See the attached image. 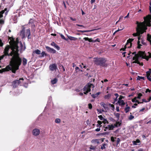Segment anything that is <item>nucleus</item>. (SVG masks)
<instances>
[{
	"mask_svg": "<svg viewBox=\"0 0 151 151\" xmlns=\"http://www.w3.org/2000/svg\"><path fill=\"white\" fill-rule=\"evenodd\" d=\"M17 41H14L11 45V47L12 51L9 53H8V51L10 48L9 46H6L5 48L4 51V54L6 55L12 56V57L11 59L10 63H12L14 65L18 66L17 67V69H19V66L21 65L22 60L19 56L18 52L19 50L20 52L24 51L25 47L23 46L21 42H19Z\"/></svg>",
	"mask_w": 151,
	"mask_h": 151,
	"instance_id": "nucleus-1",
	"label": "nucleus"
},
{
	"mask_svg": "<svg viewBox=\"0 0 151 151\" xmlns=\"http://www.w3.org/2000/svg\"><path fill=\"white\" fill-rule=\"evenodd\" d=\"M132 55H134V56L133 58V60H135L132 62V63H136L141 65H143L142 63H140L139 61V57H141L142 58L148 60V59L147 58V56L145 54V52L139 51L138 54H136V52H134L132 53Z\"/></svg>",
	"mask_w": 151,
	"mask_h": 151,
	"instance_id": "nucleus-2",
	"label": "nucleus"
},
{
	"mask_svg": "<svg viewBox=\"0 0 151 151\" xmlns=\"http://www.w3.org/2000/svg\"><path fill=\"white\" fill-rule=\"evenodd\" d=\"M137 27L136 28L137 33H134L133 34V36H139L140 34H142L145 32L147 29L146 26V23L145 22H143L139 23L138 22H137Z\"/></svg>",
	"mask_w": 151,
	"mask_h": 151,
	"instance_id": "nucleus-3",
	"label": "nucleus"
},
{
	"mask_svg": "<svg viewBox=\"0 0 151 151\" xmlns=\"http://www.w3.org/2000/svg\"><path fill=\"white\" fill-rule=\"evenodd\" d=\"M93 61L95 64L97 65L105 67H106L107 65V64L106 63V60L104 58H94Z\"/></svg>",
	"mask_w": 151,
	"mask_h": 151,
	"instance_id": "nucleus-4",
	"label": "nucleus"
},
{
	"mask_svg": "<svg viewBox=\"0 0 151 151\" xmlns=\"http://www.w3.org/2000/svg\"><path fill=\"white\" fill-rule=\"evenodd\" d=\"M18 66H14L12 63H10L9 65L6 67L5 68L0 69V73H2L3 72L6 71H9L12 70V72L14 73H15L16 71L18 69H17V67Z\"/></svg>",
	"mask_w": 151,
	"mask_h": 151,
	"instance_id": "nucleus-5",
	"label": "nucleus"
},
{
	"mask_svg": "<svg viewBox=\"0 0 151 151\" xmlns=\"http://www.w3.org/2000/svg\"><path fill=\"white\" fill-rule=\"evenodd\" d=\"M92 87L93 88L94 86L93 84L88 83L83 88V89L84 91L83 93L84 94H87L89 92L91 91V88Z\"/></svg>",
	"mask_w": 151,
	"mask_h": 151,
	"instance_id": "nucleus-6",
	"label": "nucleus"
},
{
	"mask_svg": "<svg viewBox=\"0 0 151 151\" xmlns=\"http://www.w3.org/2000/svg\"><path fill=\"white\" fill-rule=\"evenodd\" d=\"M138 41L137 42V44H138V47L137 48H140L141 47V46H142V45L140 44V41H141L143 45H146V43L145 42V40L143 38H141L140 36L138 37Z\"/></svg>",
	"mask_w": 151,
	"mask_h": 151,
	"instance_id": "nucleus-7",
	"label": "nucleus"
},
{
	"mask_svg": "<svg viewBox=\"0 0 151 151\" xmlns=\"http://www.w3.org/2000/svg\"><path fill=\"white\" fill-rule=\"evenodd\" d=\"M21 80H23L24 79L23 78H20L19 80H16L13 81L12 83V85L13 87L14 88H16L20 83H21Z\"/></svg>",
	"mask_w": 151,
	"mask_h": 151,
	"instance_id": "nucleus-8",
	"label": "nucleus"
},
{
	"mask_svg": "<svg viewBox=\"0 0 151 151\" xmlns=\"http://www.w3.org/2000/svg\"><path fill=\"white\" fill-rule=\"evenodd\" d=\"M134 40L133 39L129 38L127 40V42L124 46L125 48L131 47L132 45V42Z\"/></svg>",
	"mask_w": 151,
	"mask_h": 151,
	"instance_id": "nucleus-9",
	"label": "nucleus"
},
{
	"mask_svg": "<svg viewBox=\"0 0 151 151\" xmlns=\"http://www.w3.org/2000/svg\"><path fill=\"white\" fill-rule=\"evenodd\" d=\"M33 135L35 136H37L39 135L40 133V129L35 128L32 130V132Z\"/></svg>",
	"mask_w": 151,
	"mask_h": 151,
	"instance_id": "nucleus-10",
	"label": "nucleus"
},
{
	"mask_svg": "<svg viewBox=\"0 0 151 151\" xmlns=\"http://www.w3.org/2000/svg\"><path fill=\"white\" fill-rule=\"evenodd\" d=\"M57 68V66L55 64H52L50 65V70L52 71L56 70Z\"/></svg>",
	"mask_w": 151,
	"mask_h": 151,
	"instance_id": "nucleus-11",
	"label": "nucleus"
},
{
	"mask_svg": "<svg viewBox=\"0 0 151 151\" xmlns=\"http://www.w3.org/2000/svg\"><path fill=\"white\" fill-rule=\"evenodd\" d=\"M45 48L47 49V51L49 52L53 53H56V51L53 48H51L48 46H46Z\"/></svg>",
	"mask_w": 151,
	"mask_h": 151,
	"instance_id": "nucleus-12",
	"label": "nucleus"
},
{
	"mask_svg": "<svg viewBox=\"0 0 151 151\" xmlns=\"http://www.w3.org/2000/svg\"><path fill=\"white\" fill-rule=\"evenodd\" d=\"M104 128L105 129L104 130V131H106V129L112 130L114 129V127L112 124L109 125L106 127L104 126Z\"/></svg>",
	"mask_w": 151,
	"mask_h": 151,
	"instance_id": "nucleus-13",
	"label": "nucleus"
},
{
	"mask_svg": "<svg viewBox=\"0 0 151 151\" xmlns=\"http://www.w3.org/2000/svg\"><path fill=\"white\" fill-rule=\"evenodd\" d=\"M25 28L24 27H23L22 30L20 31V35L22 36V38H24L25 37Z\"/></svg>",
	"mask_w": 151,
	"mask_h": 151,
	"instance_id": "nucleus-14",
	"label": "nucleus"
},
{
	"mask_svg": "<svg viewBox=\"0 0 151 151\" xmlns=\"http://www.w3.org/2000/svg\"><path fill=\"white\" fill-rule=\"evenodd\" d=\"M118 104L119 106H123L125 105V103L123 100H118L116 104Z\"/></svg>",
	"mask_w": 151,
	"mask_h": 151,
	"instance_id": "nucleus-15",
	"label": "nucleus"
},
{
	"mask_svg": "<svg viewBox=\"0 0 151 151\" xmlns=\"http://www.w3.org/2000/svg\"><path fill=\"white\" fill-rule=\"evenodd\" d=\"M27 36L28 39H30L31 38L29 37L30 35V31L29 29H27L26 30L25 34Z\"/></svg>",
	"mask_w": 151,
	"mask_h": 151,
	"instance_id": "nucleus-16",
	"label": "nucleus"
},
{
	"mask_svg": "<svg viewBox=\"0 0 151 151\" xmlns=\"http://www.w3.org/2000/svg\"><path fill=\"white\" fill-rule=\"evenodd\" d=\"M132 101L133 102L137 103L138 104H142L143 103V102H140L137 100V98L136 97H135L133 99H132Z\"/></svg>",
	"mask_w": 151,
	"mask_h": 151,
	"instance_id": "nucleus-17",
	"label": "nucleus"
},
{
	"mask_svg": "<svg viewBox=\"0 0 151 151\" xmlns=\"http://www.w3.org/2000/svg\"><path fill=\"white\" fill-rule=\"evenodd\" d=\"M100 140L99 139H96L92 140L91 142L93 143H96L99 144L100 143Z\"/></svg>",
	"mask_w": 151,
	"mask_h": 151,
	"instance_id": "nucleus-18",
	"label": "nucleus"
},
{
	"mask_svg": "<svg viewBox=\"0 0 151 151\" xmlns=\"http://www.w3.org/2000/svg\"><path fill=\"white\" fill-rule=\"evenodd\" d=\"M147 36V40L149 41L150 42V44H151V35L148 34Z\"/></svg>",
	"mask_w": 151,
	"mask_h": 151,
	"instance_id": "nucleus-19",
	"label": "nucleus"
},
{
	"mask_svg": "<svg viewBox=\"0 0 151 151\" xmlns=\"http://www.w3.org/2000/svg\"><path fill=\"white\" fill-rule=\"evenodd\" d=\"M58 81V79L56 78H54L53 80L51 81V83L52 84H54L57 83Z\"/></svg>",
	"mask_w": 151,
	"mask_h": 151,
	"instance_id": "nucleus-20",
	"label": "nucleus"
},
{
	"mask_svg": "<svg viewBox=\"0 0 151 151\" xmlns=\"http://www.w3.org/2000/svg\"><path fill=\"white\" fill-rule=\"evenodd\" d=\"M140 141L139 139H137L136 141H132V143L134 145H137V144L139 143Z\"/></svg>",
	"mask_w": 151,
	"mask_h": 151,
	"instance_id": "nucleus-21",
	"label": "nucleus"
},
{
	"mask_svg": "<svg viewBox=\"0 0 151 151\" xmlns=\"http://www.w3.org/2000/svg\"><path fill=\"white\" fill-rule=\"evenodd\" d=\"M100 94V92H98L94 94H92L91 96L93 98L97 97Z\"/></svg>",
	"mask_w": 151,
	"mask_h": 151,
	"instance_id": "nucleus-22",
	"label": "nucleus"
},
{
	"mask_svg": "<svg viewBox=\"0 0 151 151\" xmlns=\"http://www.w3.org/2000/svg\"><path fill=\"white\" fill-rule=\"evenodd\" d=\"M86 41H88L89 42H93L94 40H93L92 38H89L88 37H84L83 38Z\"/></svg>",
	"mask_w": 151,
	"mask_h": 151,
	"instance_id": "nucleus-23",
	"label": "nucleus"
},
{
	"mask_svg": "<svg viewBox=\"0 0 151 151\" xmlns=\"http://www.w3.org/2000/svg\"><path fill=\"white\" fill-rule=\"evenodd\" d=\"M121 123L119 122H116L115 124L113 125L114 128L115 127H118L120 125Z\"/></svg>",
	"mask_w": 151,
	"mask_h": 151,
	"instance_id": "nucleus-24",
	"label": "nucleus"
},
{
	"mask_svg": "<svg viewBox=\"0 0 151 151\" xmlns=\"http://www.w3.org/2000/svg\"><path fill=\"white\" fill-rule=\"evenodd\" d=\"M67 37H68V39L71 40H75L77 39V38L76 37H72L70 36H67Z\"/></svg>",
	"mask_w": 151,
	"mask_h": 151,
	"instance_id": "nucleus-25",
	"label": "nucleus"
},
{
	"mask_svg": "<svg viewBox=\"0 0 151 151\" xmlns=\"http://www.w3.org/2000/svg\"><path fill=\"white\" fill-rule=\"evenodd\" d=\"M147 76L151 77V69H149V70L146 73Z\"/></svg>",
	"mask_w": 151,
	"mask_h": 151,
	"instance_id": "nucleus-26",
	"label": "nucleus"
},
{
	"mask_svg": "<svg viewBox=\"0 0 151 151\" xmlns=\"http://www.w3.org/2000/svg\"><path fill=\"white\" fill-rule=\"evenodd\" d=\"M94 29H93L91 30H78V31L79 32H80L81 33H84V32H91L93 30H94Z\"/></svg>",
	"mask_w": 151,
	"mask_h": 151,
	"instance_id": "nucleus-27",
	"label": "nucleus"
},
{
	"mask_svg": "<svg viewBox=\"0 0 151 151\" xmlns=\"http://www.w3.org/2000/svg\"><path fill=\"white\" fill-rule=\"evenodd\" d=\"M130 107H126L124 108V111L126 113H128L130 111Z\"/></svg>",
	"mask_w": 151,
	"mask_h": 151,
	"instance_id": "nucleus-28",
	"label": "nucleus"
},
{
	"mask_svg": "<svg viewBox=\"0 0 151 151\" xmlns=\"http://www.w3.org/2000/svg\"><path fill=\"white\" fill-rule=\"evenodd\" d=\"M48 55L44 51H43L41 53V57H43L44 56H48Z\"/></svg>",
	"mask_w": 151,
	"mask_h": 151,
	"instance_id": "nucleus-29",
	"label": "nucleus"
},
{
	"mask_svg": "<svg viewBox=\"0 0 151 151\" xmlns=\"http://www.w3.org/2000/svg\"><path fill=\"white\" fill-rule=\"evenodd\" d=\"M27 60L26 58H23V65H25L27 64Z\"/></svg>",
	"mask_w": 151,
	"mask_h": 151,
	"instance_id": "nucleus-30",
	"label": "nucleus"
},
{
	"mask_svg": "<svg viewBox=\"0 0 151 151\" xmlns=\"http://www.w3.org/2000/svg\"><path fill=\"white\" fill-rule=\"evenodd\" d=\"M111 96V95L110 94H108V95L105 96H104V98L106 99H109Z\"/></svg>",
	"mask_w": 151,
	"mask_h": 151,
	"instance_id": "nucleus-31",
	"label": "nucleus"
},
{
	"mask_svg": "<svg viewBox=\"0 0 151 151\" xmlns=\"http://www.w3.org/2000/svg\"><path fill=\"white\" fill-rule=\"evenodd\" d=\"M34 52L37 54H40L41 53V51L40 50L38 49H37L36 50H35L34 51Z\"/></svg>",
	"mask_w": 151,
	"mask_h": 151,
	"instance_id": "nucleus-32",
	"label": "nucleus"
},
{
	"mask_svg": "<svg viewBox=\"0 0 151 151\" xmlns=\"http://www.w3.org/2000/svg\"><path fill=\"white\" fill-rule=\"evenodd\" d=\"M114 115L116 116V117L118 119H119V118L120 117V114L119 113H115L114 114Z\"/></svg>",
	"mask_w": 151,
	"mask_h": 151,
	"instance_id": "nucleus-33",
	"label": "nucleus"
},
{
	"mask_svg": "<svg viewBox=\"0 0 151 151\" xmlns=\"http://www.w3.org/2000/svg\"><path fill=\"white\" fill-rule=\"evenodd\" d=\"M130 114H131L129 116V117L128 119L129 120H131L134 118V116L132 115L131 113H130Z\"/></svg>",
	"mask_w": 151,
	"mask_h": 151,
	"instance_id": "nucleus-34",
	"label": "nucleus"
},
{
	"mask_svg": "<svg viewBox=\"0 0 151 151\" xmlns=\"http://www.w3.org/2000/svg\"><path fill=\"white\" fill-rule=\"evenodd\" d=\"M145 78L144 77L139 76H138V78H137V80H140L141 79H142L144 80Z\"/></svg>",
	"mask_w": 151,
	"mask_h": 151,
	"instance_id": "nucleus-35",
	"label": "nucleus"
},
{
	"mask_svg": "<svg viewBox=\"0 0 151 151\" xmlns=\"http://www.w3.org/2000/svg\"><path fill=\"white\" fill-rule=\"evenodd\" d=\"M109 105L111 108V110L113 111H114L115 109L114 105L111 104H109Z\"/></svg>",
	"mask_w": 151,
	"mask_h": 151,
	"instance_id": "nucleus-36",
	"label": "nucleus"
},
{
	"mask_svg": "<svg viewBox=\"0 0 151 151\" xmlns=\"http://www.w3.org/2000/svg\"><path fill=\"white\" fill-rule=\"evenodd\" d=\"M106 145V144H104L102 145L101 147V150H103L105 148V146Z\"/></svg>",
	"mask_w": 151,
	"mask_h": 151,
	"instance_id": "nucleus-37",
	"label": "nucleus"
},
{
	"mask_svg": "<svg viewBox=\"0 0 151 151\" xmlns=\"http://www.w3.org/2000/svg\"><path fill=\"white\" fill-rule=\"evenodd\" d=\"M143 22H145L146 23V26L147 27V26L150 27L151 26V24L150 23L147 22L145 21H144ZM147 28V27H146Z\"/></svg>",
	"mask_w": 151,
	"mask_h": 151,
	"instance_id": "nucleus-38",
	"label": "nucleus"
},
{
	"mask_svg": "<svg viewBox=\"0 0 151 151\" xmlns=\"http://www.w3.org/2000/svg\"><path fill=\"white\" fill-rule=\"evenodd\" d=\"M142 96V94L141 93H139L138 94V96L136 97V98L137 99H141V97Z\"/></svg>",
	"mask_w": 151,
	"mask_h": 151,
	"instance_id": "nucleus-39",
	"label": "nucleus"
},
{
	"mask_svg": "<svg viewBox=\"0 0 151 151\" xmlns=\"http://www.w3.org/2000/svg\"><path fill=\"white\" fill-rule=\"evenodd\" d=\"M55 48H56L58 50H59L60 49V47L58 46L57 44H55V46H54Z\"/></svg>",
	"mask_w": 151,
	"mask_h": 151,
	"instance_id": "nucleus-40",
	"label": "nucleus"
},
{
	"mask_svg": "<svg viewBox=\"0 0 151 151\" xmlns=\"http://www.w3.org/2000/svg\"><path fill=\"white\" fill-rule=\"evenodd\" d=\"M60 37L62 39H64V40H67V39L65 38L64 37V36L62 34H60Z\"/></svg>",
	"mask_w": 151,
	"mask_h": 151,
	"instance_id": "nucleus-41",
	"label": "nucleus"
},
{
	"mask_svg": "<svg viewBox=\"0 0 151 151\" xmlns=\"http://www.w3.org/2000/svg\"><path fill=\"white\" fill-rule=\"evenodd\" d=\"M4 13V11H2L1 12H0V18H1L3 17L2 14Z\"/></svg>",
	"mask_w": 151,
	"mask_h": 151,
	"instance_id": "nucleus-42",
	"label": "nucleus"
},
{
	"mask_svg": "<svg viewBox=\"0 0 151 151\" xmlns=\"http://www.w3.org/2000/svg\"><path fill=\"white\" fill-rule=\"evenodd\" d=\"M103 122L104 124L108 123V122L106 119H104L103 120Z\"/></svg>",
	"mask_w": 151,
	"mask_h": 151,
	"instance_id": "nucleus-43",
	"label": "nucleus"
},
{
	"mask_svg": "<svg viewBox=\"0 0 151 151\" xmlns=\"http://www.w3.org/2000/svg\"><path fill=\"white\" fill-rule=\"evenodd\" d=\"M34 21L32 19H30L29 22L28 23L29 24H32L33 23Z\"/></svg>",
	"mask_w": 151,
	"mask_h": 151,
	"instance_id": "nucleus-44",
	"label": "nucleus"
},
{
	"mask_svg": "<svg viewBox=\"0 0 151 151\" xmlns=\"http://www.w3.org/2000/svg\"><path fill=\"white\" fill-rule=\"evenodd\" d=\"M96 146H91L90 147V149L93 150H94L96 149Z\"/></svg>",
	"mask_w": 151,
	"mask_h": 151,
	"instance_id": "nucleus-45",
	"label": "nucleus"
},
{
	"mask_svg": "<svg viewBox=\"0 0 151 151\" xmlns=\"http://www.w3.org/2000/svg\"><path fill=\"white\" fill-rule=\"evenodd\" d=\"M55 122L56 123H59L60 122V120L59 119H55Z\"/></svg>",
	"mask_w": 151,
	"mask_h": 151,
	"instance_id": "nucleus-46",
	"label": "nucleus"
},
{
	"mask_svg": "<svg viewBox=\"0 0 151 151\" xmlns=\"http://www.w3.org/2000/svg\"><path fill=\"white\" fill-rule=\"evenodd\" d=\"M120 139L119 138H117V140L116 142V146H117L118 145L119 143L120 142Z\"/></svg>",
	"mask_w": 151,
	"mask_h": 151,
	"instance_id": "nucleus-47",
	"label": "nucleus"
},
{
	"mask_svg": "<svg viewBox=\"0 0 151 151\" xmlns=\"http://www.w3.org/2000/svg\"><path fill=\"white\" fill-rule=\"evenodd\" d=\"M98 117L101 120H103L104 118L102 115H99L98 116Z\"/></svg>",
	"mask_w": 151,
	"mask_h": 151,
	"instance_id": "nucleus-48",
	"label": "nucleus"
},
{
	"mask_svg": "<svg viewBox=\"0 0 151 151\" xmlns=\"http://www.w3.org/2000/svg\"><path fill=\"white\" fill-rule=\"evenodd\" d=\"M3 45L4 44L2 42V40L0 39V47L3 46Z\"/></svg>",
	"mask_w": 151,
	"mask_h": 151,
	"instance_id": "nucleus-49",
	"label": "nucleus"
},
{
	"mask_svg": "<svg viewBox=\"0 0 151 151\" xmlns=\"http://www.w3.org/2000/svg\"><path fill=\"white\" fill-rule=\"evenodd\" d=\"M6 56V55H5V54H4L1 56L0 57V60H1V59H3L4 57Z\"/></svg>",
	"mask_w": 151,
	"mask_h": 151,
	"instance_id": "nucleus-50",
	"label": "nucleus"
},
{
	"mask_svg": "<svg viewBox=\"0 0 151 151\" xmlns=\"http://www.w3.org/2000/svg\"><path fill=\"white\" fill-rule=\"evenodd\" d=\"M88 108L90 109H91L92 108V104H88Z\"/></svg>",
	"mask_w": 151,
	"mask_h": 151,
	"instance_id": "nucleus-51",
	"label": "nucleus"
},
{
	"mask_svg": "<svg viewBox=\"0 0 151 151\" xmlns=\"http://www.w3.org/2000/svg\"><path fill=\"white\" fill-rule=\"evenodd\" d=\"M124 98V96H120L118 99V100H122V99Z\"/></svg>",
	"mask_w": 151,
	"mask_h": 151,
	"instance_id": "nucleus-52",
	"label": "nucleus"
},
{
	"mask_svg": "<svg viewBox=\"0 0 151 151\" xmlns=\"http://www.w3.org/2000/svg\"><path fill=\"white\" fill-rule=\"evenodd\" d=\"M97 110L100 113H101L102 112L104 111V110H103V109L101 110V109H97Z\"/></svg>",
	"mask_w": 151,
	"mask_h": 151,
	"instance_id": "nucleus-53",
	"label": "nucleus"
},
{
	"mask_svg": "<svg viewBox=\"0 0 151 151\" xmlns=\"http://www.w3.org/2000/svg\"><path fill=\"white\" fill-rule=\"evenodd\" d=\"M100 104L101 105V106H103V107L106 105V104H105L103 102L101 103Z\"/></svg>",
	"mask_w": 151,
	"mask_h": 151,
	"instance_id": "nucleus-54",
	"label": "nucleus"
},
{
	"mask_svg": "<svg viewBox=\"0 0 151 151\" xmlns=\"http://www.w3.org/2000/svg\"><path fill=\"white\" fill-rule=\"evenodd\" d=\"M55 44L54 42H52L51 43L50 45L52 46H54L55 45Z\"/></svg>",
	"mask_w": 151,
	"mask_h": 151,
	"instance_id": "nucleus-55",
	"label": "nucleus"
},
{
	"mask_svg": "<svg viewBox=\"0 0 151 151\" xmlns=\"http://www.w3.org/2000/svg\"><path fill=\"white\" fill-rule=\"evenodd\" d=\"M111 139L112 142H114L115 141L114 138L113 137H111Z\"/></svg>",
	"mask_w": 151,
	"mask_h": 151,
	"instance_id": "nucleus-56",
	"label": "nucleus"
},
{
	"mask_svg": "<svg viewBox=\"0 0 151 151\" xmlns=\"http://www.w3.org/2000/svg\"><path fill=\"white\" fill-rule=\"evenodd\" d=\"M76 26H78L80 27H82L84 28L85 27L83 25H80L79 24H76Z\"/></svg>",
	"mask_w": 151,
	"mask_h": 151,
	"instance_id": "nucleus-57",
	"label": "nucleus"
},
{
	"mask_svg": "<svg viewBox=\"0 0 151 151\" xmlns=\"http://www.w3.org/2000/svg\"><path fill=\"white\" fill-rule=\"evenodd\" d=\"M137 104L136 103H135V104H134V105H133L132 106V108H136L135 106H137Z\"/></svg>",
	"mask_w": 151,
	"mask_h": 151,
	"instance_id": "nucleus-58",
	"label": "nucleus"
},
{
	"mask_svg": "<svg viewBox=\"0 0 151 151\" xmlns=\"http://www.w3.org/2000/svg\"><path fill=\"white\" fill-rule=\"evenodd\" d=\"M116 109L117 112H119V107L118 106L116 107Z\"/></svg>",
	"mask_w": 151,
	"mask_h": 151,
	"instance_id": "nucleus-59",
	"label": "nucleus"
},
{
	"mask_svg": "<svg viewBox=\"0 0 151 151\" xmlns=\"http://www.w3.org/2000/svg\"><path fill=\"white\" fill-rule=\"evenodd\" d=\"M104 109L105 110H108V107L107 106V105L106 104L105 105V106H104Z\"/></svg>",
	"mask_w": 151,
	"mask_h": 151,
	"instance_id": "nucleus-60",
	"label": "nucleus"
},
{
	"mask_svg": "<svg viewBox=\"0 0 151 151\" xmlns=\"http://www.w3.org/2000/svg\"><path fill=\"white\" fill-rule=\"evenodd\" d=\"M151 91V90H149V89L148 88H147L146 89V93H147L148 92H150Z\"/></svg>",
	"mask_w": 151,
	"mask_h": 151,
	"instance_id": "nucleus-61",
	"label": "nucleus"
},
{
	"mask_svg": "<svg viewBox=\"0 0 151 151\" xmlns=\"http://www.w3.org/2000/svg\"><path fill=\"white\" fill-rule=\"evenodd\" d=\"M147 79L150 81H151V77L149 76H147Z\"/></svg>",
	"mask_w": 151,
	"mask_h": 151,
	"instance_id": "nucleus-62",
	"label": "nucleus"
},
{
	"mask_svg": "<svg viewBox=\"0 0 151 151\" xmlns=\"http://www.w3.org/2000/svg\"><path fill=\"white\" fill-rule=\"evenodd\" d=\"M81 90V89H75V91L77 92H79Z\"/></svg>",
	"mask_w": 151,
	"mask_h": 151,
	"instance_id": "nucleus-63",
	"label": "nucleus"
},
{
	"mask_svg": "<svg viewBox=\"0 0 151 151\" xmlns=\"http://www.w3.org/2000/svg\"><path fill=\"white\" fill-rule=\"evenodd\" d=\"M97 123H98V124H100V125H101V124L102 123V122L100 121H97Z\"/></svg>",
	"mask_w": 151,
	"mask_h": 151,
	"instance_id": "nucleus-64",
	"label": "nucleus"
}]
</instances>
